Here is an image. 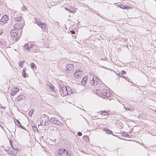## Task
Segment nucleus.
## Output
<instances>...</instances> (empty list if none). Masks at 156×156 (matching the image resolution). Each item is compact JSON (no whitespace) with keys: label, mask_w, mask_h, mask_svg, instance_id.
Masks as SVG:
<instances>
[{"label":"nucleus","mask_w":156,"mask_h":156,"mask_svg":"<svg viewBox=\"0 0 156 156\" xmlns=\"http://www.w3.org/2000/svg\"><path fill=\"white\" fill-rule=\"evenodd\" d=\"M18 31L17 30H12L10 31V35L12 39L15 41L17 40L18 39L19 36Z\"/></svg>","instance_id":"f257e3e1"},{"label":"nucleus","mask_w":156,"mask_h":156,"mask_svg":"<svg viewBox=\"0 0 156 156\" xmlns=\"http://www.w3.org/2000/svg\"><path fill=\"white\" fill-rule=\"evenodd\" d=\"M38 25L40 27L43 31L44 32H47L48 31V27L47 24L40 21H37Z\"/></svg>","instance_id":"f03ea898"},{"label":"nucleus","mask_w":156,"mask_h":156,"mask_svg":"<svg viewBox=\"0 0 156 156\" xmlns=\"http://www.w3.org/2000/svg\"><path fill=\"white\" fill-rule=\"evenodd\" d=\"M101 93L103 96L102 97L104 98L110 97L112 94L109 90L106 89L102 90Z\"/></svg>","instance_id":"7ed1b4c3"},{"label":"nucleus","mask_w":156,"mask_h":156,"mask_svg":"<svg viewBox=\"0 0 156 156\" xmlns=\"http://www.w3.org/2000/svg\"><path fill=\"white\" fill-rule=\"evenodd\" d=\"M60 92L61 94H63V95H68V92L67 91V86L64 85L62 86V87H59Z\"/></svg>","instance_id":"20e7f679"},{"label":"nucleus","mask_w":156,"mask_h":156,"mask_svg":"<svg viewBox=\"0 0 156 156\" xmlns=\"http://www.w3.org/2000/svg\"><path fill=\"white\" fill-rule=\"evenodd\" d=\"M66 72L70 73L73 72L74 69V65L73 64H69L66 65Z\"/></svg>","instance_id":"39448f33"},{"label":"nucleus","mask_w":156,"mask_h":156,"mask_svg":"<svg viewBox=\"0 0 156 156\" xmlns=\"http://www.w3.org/2000/svg\"><path fill=\"white\" fill-rule=\"evenodd\" d=\"M94 78L93 77L92 79L90 81V83L93 86H96L99 83V80L97 76H94Z\"/></svg>","instance_id":"423d86ee"},{"label":"nucleus","mask_w":156,"mask_h":156,"mask_svg":"<svg viewBox=\"0 0 156 156\" xmlns=\"http://www.w3.org/2000/svg\"><path fill=\"white\" fill-rule=\"evenodd\" d=\"M19 149L16 148L14 149L13 150H9L8 151V153L9 155H11L12 156H16L17 155V151H19Z\"/></svg>","instance_id":"0eeeda50"},{"label":"nucleus","mask_w":156,"mask_h":156,"mask_svg":"<svg viewBox=\"0 0 156 156\" xmlns=\"http://www.w3.org/2000/svg\"><path fill=\"white\" fill-rule=\"evenodd\" d=\"M51 122L53 124L57 125H62V123H61L60 121L55 118H51L50 119Z\"/></svg>","instance_id":"6e6552de"},{"label":"nucleus","mask_w":156,"mask_h":156,"mask_svg":"<svg viewBox=\"0 0 156 156\" xmlns=\"http://www.w3.org/2000/svg\"><path fill=\"white\" fill-rule=\"evenodd\" d=\"M66 149L62 148L59 149V151L56 154L57 156H64L63 154L65 153Z\"/></svg>","instance_id":"1a4fd4ad"},{"label":"nucleus","mask_w":156,"mask_h":156,"mask_svg":"<svg viewBox=\"0 0 156 156\" xmlns=\"http://www.w3.org/2000/svg\"><path fill=\"white\" fill-rule=\"evenodd\" d=\"M82 74V72L79 69H77L74 73V76L76 78H79L80 76V75Z\"/></svg>","instance_id":"9d476101"},{"label":"nucleus","mask_w":156,"mask_h":156,"mask_svg":"<svg viewBox=\"0 0 156 156\" xmlns=\"http://www.w3.org/2000/svg\"><path fill=\"white\" fill-rule=\"evenodd\" d=\"M19 91V89L17 87H13L11 90V94L12 96L14 95L17 92Z\"/></svg>","instance_id":"9b49d317"},{"label":"nucleus","mask_w":156,"mask_h":156,"mask_svg":"<svg viewBox=\"0 0 156 156\" xmlns=\"http://www.w3.org/2000/svg\"><path fill=\"white\" fill-rule=\"evenodd\" d=\"M9 20L7 16L6 15H5L3 16L1 19V22L2 23H3V25L7 21Z\"/></svg>","instance_id":"f8f14e48"},{"label":"nucleus","mask_w":156,"mask_h":156,"mask_svg":"<svg viewBox=\"0 0 156 156\" xmlns=\"http://www.w3.org/2000/svg\"><path fill=\"white\" fill-rule=\"evenodd\" d=\"M26 98L25 96L23 95H20L18 96L17 99L18 101H20L21 100H25Z\"/></svg>","instance_id":"ddd939ff"},{"label":"nucleus","mask_w":156,"mask_h":156,"mask_svg":"<svg viewBox=\"0 0 156 156\" xmlns=\"http://www.w3.org/2000/svg\"><path fill=\"white\" fill-rule=\"evenodd\" d=\"M14 20L15 22H19L20 21L22 20L21 17L20 16L19 17H14Z\"/></svg>","instance_id":"4468645a"},{"label":"nucleus","mask_w":156,"mask_h":156,"mask_svg":"<svg viewBox=\"0 0 156 156\" xmlns=\"http://www.w3.org/2000/svg\"><path fill=\"white\" fill-rule=\"evenodd\" d=\"M125 108H126L125 107ZM125 109L126 110H129L130 111H133L134 109V108L133 107L130 105L128 106L126 108H125Z\"/></svg>","instance_id":"2eb2a0df"},{"label":"nucleus","mask_w":156,"mask_h":156,"mask_svg":"<svg viewBox=\"0 0 156 156\" xmlns=\"http://www.w3.org/2000/svg\"><path fill=\"white\" fill-rule=\"evenodd\" d=\"M64 154H65L67 156H73V154L71 152V151H70V152H69L67 151L66 149V151H65V153Z\"/></svg>","instance_id":"dca6fc26"},{"label":"nucleus","mask_w":156,"mask_h":156,"mask_svg":"<svg viewBox=\"0 0 156 156\" xmlns=\"http://www.w3.org/2000/svg\"><path fill=\"white\" fill-rule=\"evenodd\" d=\"M47 84L50 87V88L53 89L54 87L52 84L49 81L47 82Z\"/></svg>","instance_id":"f3484780"},{"label":"nucleus","mask_w":156,"mask_h":156,"mask_svg":"<svg viewBox=\"0 0 156 156\" xmlns=\"http://www.w3.org/2000/svg\"><path fill=\"white\" fill-rule=\"evenodd\" d=\"M67 91L68 92V95H70V94H71L72 93V92L71 91V88L69 87H67Z\"/></svg>","instance_id":"a211bd4d"},{"label":"nucleus","mask_w":156,"mask_h":156,"mask_svg":"<svg viewBox=\"0 0 156 156\" xmlns=\"http://www.w3.org/2000/svg\"><path fill=\"white\" fill-rule=\"evenodd\" d=\"M105 130L108 134L112 133V132L108 129H105Z\"/></svg>","instance_id":"6ab92c4d"},{"label":"nucleus","mask_w":156,"mask_h":156,"mask_svg":"<svg viewBox=\"0 0 156 156\" xmlns=\"http://www.w3.org/2000/svg\"><path fill=\"white\" fill-rule=\"evenodd\" d=\"M24 48L25 49H27L28 50H30V46H29L28 44H26L24 45Z\"/></svg>","instance_id":"aec40b11"},{"label":"nucleus","mask_w":156,"mask_h":156,"mask_svg":"<svg viewBox=\"0 0 156 156\" xmlns=\"http://www.w3.org/2000/svg\"><path fill=\"white\" fill-rule=\"evenodd\" d=\"M31 68L34 69L36 67V65L34 63H31L30 64Z\"/></svg>","instance_id":"412c9836"},{"label":"nucleus","mask_w":156,"mask_h":156,"mask_svg":"<svg viewBox=\"0 0 156 156\" xmlns=\"http://www.w3.org/2000/svg\"><path fill=\"white\" fill-rule=\"evenodd\" d=\"M123 136H125L126 137H129V135L128 133L127 132H123Z\"/></svg>","instance_id":"4be33fe9"},{"label":"nucleus","mask_w":156,"mask_h":156,"mask_svg":"<svg viewBox=\"0 0 156 156\" xmlns=\"http://www.w3.org/2000/svg\"><path fill=\"white\" fill-rule=\"evenodd\" d=\"M16 122H17V123H16V125L18 127L19 126V125L20 124H21V123H20V122L18 119H16Z\"/></svg>","instance_id":"5701e85b"},{"label":"nucleus","mask_w":156,"mask_h":156,"mask_svg":"<svg viewBox=\"0 0 156 156\" xmlns=\"http://www.w3.org/2000/svg\"><path fill=\"white\" fill-rule=\"evenodd\" d=\"M32 128L33 129V130L35 132L36 131H38V129L37 128L36 126H33L32 127Z\"/></svg>","instance_id":"b1692460"},{"label":"nucleus","mask_w":156,"mask_h":156,"mask_svg":"<svg viewBox=\"0 0 156 156\" xmlns=\"http://www.w3.org/2000/svg\"><path fill=\"white\" fill-rule=\"evenodd\" d=\"M24 62H25V61L24 60H23L22 62L20 61L19 62V66L20 67H22V66L23 65V63H24Z\"/></svg>","instance_id":"393cba45"},{"label":"nucleus","mask_w":156,"mask_h":156,"mask_svg":"<svg viewBox=\"0 0 156 156\" xmlns=\"http://www.w3.org/2000/svg\"><path fill=\"white\" fill-rule=\"evenodd\" d=\"M101 115H107L108 113H107V112L104 111L103 112H102L101 113Z\"/></svg>","instance_id":"a878e982"},{"label":"nucleus","mask_w":156,"mask_h":156,"mask_svg":"<svg viewBox=\"0 0 156 156\" xmlns=\"http://www.w3.org/2000/svg\"><path fill=\"white\" fill-rule=\"evenodd\" d=\"M83 139L84 140L86 141H87L89 140V138L87 136H85L83 137Z\"/></svg>","instance_id":"bb28decb"},{"label":"nucleus","mask_w":156,"mask_h":156,"mask_svg":"<svg viewBox=\"0 0 156 156\" xmlns=\"http://www.w3.org/2000/svg\"><path fill=\"white\" fill-rule=\"evenodd\" d=\"M65 9L67 10H68L69 12H72L73 11V10H71V8H68L66 7Z\"/></svg>","instance_id":"cd10ccee"},{"label":"nucleus","mask_w":156,"mask_h":156,"mask_svg":"<svg viewBox=\"0 0 156 156\" xmlns=\"http://www.w3.org/2000/svg\"><path fill=\"white\" fill-rule=\"evenodd\" d=\"M86 77H87L86 76L85 77H83V80H84V84H85L86 82V80H87V78H86Z\"/></svg>","instance_id":"c85d7f7f"},{"label":"nucleus","mask_w":156,"mask_h":156,"mask_svg":"<svg viewBox=\"0 0 156 156\" xmlns=\"http://www.w3.org/2000/svg\"><path fill=\"white\" fill-rule=\"evenodd\" d=\"M33 112H32L31 111H30L28 113V115L29 116H31L33 114Z\"/></svg>","instance_id":"c756f323"},{"label":"nucleus","mask_w":156,"mask_h":156,"mask_svg":"<svg viewBox=\"0 0 156 156\" xmlns=\"http://www.w3.org/2000/svg\"><path fill=\"white\" fill-rule=\"evenodd\" d=\"M21 9L23 11H25V10L26 9V7L25 6H23L22 7Z\"/></svg>","instance_id":"7c9ffc66"},{"label":"nucleus","mask_w":156,"mask_h":156,"mask_svg":"<svg viewBox=\"0 0 156 156\" xmlns=\"http://www.w3.org/2000/svg\"><path fill=\"white\" fill-rule=\"evenodd\" d=\"M22 75L23 77H26V72L22 73Z\"/></svg>","instance_id":"2f4dec72"},{"label":"nucleus","mask_w":156,"mask_h":156,"mask_svg":"<svg viewBox=\"0 0 156 156\" xmlns=\"http://www.w3.org/2000/svg\"><path fill=\"white\" fill-rule=\"evenodd\" d=\"M70 32L71 34H75V32L74 30H71L70 31Z\"/></svg>","instance_id":"473e14b6"},{"label":"nucleus","mask_w":156,"mask_h":156,"mask_svg":"<svg viewBox=\"0 0 156 156\" xmlns=\"http://www.w3.org/2000/svg\"><path fill=\"white\" fill-rule=\"evenodd\" d=\"M19 127H21L23 129L26 130V129L24 128V127L23 126H22L21 124H20L19 125Z\"/></svg>","instance_id":"72a5a7b5"},{"label":"nucleus","mask_w":156,"mask_h":156,"mask_svg":"<svg viewBox=\"0 0 156 156\" xmlns=\"http://www.w3.org/2000/svg\"><path fill=\"white\" fill-rule=\"evenodd\" d=\"M77 134L79 136H81L82 135V133L80 132H79L77 133Z\"/></svg>","instance_id":"f704fd0d"},{"label":"nucleus","mask_w":156,"mask_h":156,"mask_svg":"<svg viewBox=\"0 0 156 156\" xmlns=\"http://www.w3.org/2000/svg\"><path fill=\"white\" fill-rule=\"evenodd\" d=\"M10 144L11 146L12 147H13V145H12V142L10 140Z\"/></svg>","instance_id":"c9c22d12"},{"label":"nucleus","mask_w":156,"mask_h":156,"mask_svg":"<svg viewBox=\"0 0 156 156\" xmlns=\"http://www.w3.org/2000/svg\"><path fill=\"white\" fill-rule=\"evenodd\" d=\"M118 75L120 77H122L123 76L122 74L121 73H119L118 74Z\"/></svg>","instance_id":"e433bc0d"},{"label":"nucleus","mask_w":156,"mask_h":156,"mask_svg":"<svg viewBox=\"0 0 156 156\" xmlns=\"http://www.w3.org/2000/svg\"><path fill=\"white\" fill-rule=\"evenodd\" d=\"M121 72L123 74H125L126 73V72L124 70H122Z\"/></svg>","instance_id":"4c0bfd02"},{"label":"nucleus","mask_w":156,"mask_h":156,"mask_svg":"<svg viewBox=\"0 0 156 156\" xmlns=\"http://www.w3.org/2000/svg\"><path fill=\"white\" fill-rule=\"evenodd\" d=\"M126 80L128 81V82H129V79L128 77H126V78L125 79Z\"/></svg>","instance_id":"58836bf2"},{"label":"nucleus","mask_w":156,"mask_h":156,"mask_svg":"<svg viewBox=\"0 0 156 156\" xmlns=\"http://www.w3.org/2000/svg\"><path fill=\"white\" fill-rule=\"evenodd\" d=\"M47 122L46 121V119H45V121H44V125H46V124H47Z\"/></svg>","instance_id":"ea45409f"},{"label":"nucleus","mask_w":156,"mask_h":156,"mask_svg":"<svg viewBox=\"0 0 156 156\" xmlns=\"http://www.w3.org/2000/svg\"><path fill=\"white\" fill-rule=\"evenodd\" d=\"M34 45V44H31L29 46H30V47L31 48H32V47H33V46Z\"/></svg>","instance_id":"a19ab883"},{"label":"nucleus","mask_w":156,"mask_h":156,"mask_svg":"<svg viewBox=\"0 0 156 156\" xmlns=\"http://www.w3.org/2000/svg\"><path fill=\"white\" fill-rule=\"evenodd\" d=\"M24 72H26V69L25 68V69H24L23 70V72L22 73H24Z\"/></svg>","instance_id":"79ce46f5"},{"label":"nucleus","mask_w":156,"mask_h":156,"mask_svg":"<svg viewBox=\"0 0 156 156\" xmlns=\"http://www.w3.org/2000/svg\"><path fill=\"white\" fill-rule=\"evenodd\" d=\"M18 28H17V30H19H19H20L19 29V28H20V29H20V30H21V29H22V28H21L20 27H18Z\"/></svg>","instance_id":"37998d69"},{"label":"nucleus","mask_w":156,"mask_h":156,"mask_svg":"<svg viewBox=\"0 0 156 156\" xmlns=\"http://www.w3.org/2000/svg\"><path fill=\"white\" fill-rule=\"evenodd\" d=\"M1 108H5V106L4 107L2 106L1 105Z\"/></svg>","instance_id":"c03bdc74"},{"label":"nucleus","mask_w":156,"mask_h":156,"mask_svg":"<svg viewBox=\"0 0 156 156\" xmlns=\"http://www.w3.org/2000/svg\"><path fill=\"white\" fill-rule=\"evenodd\" d=\"M40 124L42 126L43 124V122H41Z\"/></svg>","instance_id":"a18cd8bd"},{"label":"nucleus","mask_w":156,"mask_h":156,"mask_svg":"<svg viewBox=\"0 0 156 156\" xmlns=\"http://www.w3.org/2000/svg\"><path fill=\"white\" fill-rule=\"evenodd\" d=\"M18 24H17V23H16V24H15L14 26H15V27H17V26H18Z\"/></svg>","instance_id":"49530a36"},{"label":"nucleus","mask_w":156,"mask_h":156,"mask_svg":"<svg viewBox=\"0 0 156 156\" xmlns=\"http://www.w3.org/2000/svg\"><path fill=\"white\" fill-rule=\"evenodd\" d=\"M123 6H122V7H121L120 6V7L121 8H122V9H124V7H125V6H124V5H122Z\"/></svg>","instance_id":"de8ad7c7"},{"label":"nucleus","mask_w":156,"mask_h":156,"mask_svg":"<svg viewBox=\"0 0 156 156\" xmlns=\"http://www.w3.org/2000/svg\"><path fill=\"white\" fill-rule=\"evenodd\" d=\"M31 111L32 112H33H33L34 111V109H32Z\"/></svg>","instance_id":"09e8293b"},{"label":"nucleus","mask_w":156,"mask_h":156,"mask_svg":"<svg viewBox=\"0 0 156 156\" xmlns=\"http://www.w3.org/2000/svg\"><path fill=\"white\" fill-rule=\"evenodd\" d=\"M9 150H10V149H9V148L7 149V150H6V151L8 152V151H9Z\"/></svg>","instance_id":"8fccbe9b"},{"label":"nucleus","mask_w":156,"mask_h":156,"mask_svg":"<svg viewBox=\"0 0 156 156\" xmlns=\"http://www.w3.org/2000/svg\"><path fill=\"white\" fill-rule=\"evenodd\" d=\"M122 77L123 78H125V79H126V77H125V76H122Z\"/></svg>","instance_id":"3c124183"},{"label":"nucleus","mask_w":156,"mask_h":156,"mask_svg":"<svg viewBox=\"0 0 156 156\" xmlns=\"http://www.w3.org/2000/svg\"><path fill=\"white\" fill-rule=\"evenodd\" d=\"M47 117V119L48 120L49 119V117Z\"/></svg>","instance_id":"603ef678"},{"label":"nucleus","mask_w":156,"mask_h":156,"mask_svg":"<svg viewBox=\"0 0 156 156\" xmlns=\"http://www.w3.org/2000/svg\"><path fill=\"white\" fill-rule=\"evenodd\" d=\"M81 110H83V111H85V110L83 109H82V108H81Z\"/></svg>","instance_id":"864d4df0"},{"label":"nucleus","mask_w":156,"mask_h":156,"mask_svg":"<svg viewBox=\"0 0 156 156\" xmlns=\"http://www.w3.org/2000/svg\"><path fill=\"white\" fill-rule=\"evenodd\" d=\"M155 112H156V110H155Z\"/></svg>","instance_id":"5fc2aeb1"}]
</instances>
